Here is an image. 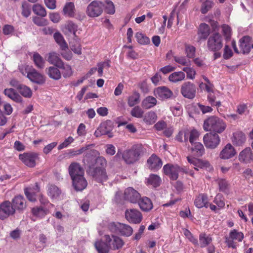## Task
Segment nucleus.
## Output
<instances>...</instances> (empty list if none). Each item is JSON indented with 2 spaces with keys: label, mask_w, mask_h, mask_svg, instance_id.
I'll list each match as a JSON object with an SVG mask.
<instances>
[{
  "label": "nucleus",
  "mask_w": 253,
  "mask_h": 253,
  "mask_svg": "<svg viewBox=\"0 0 253 253\" xmlns=\"http://www.w3.org/2000/svg\"><path fill=\"white\" fill-rule=\"evenodd\" d=\"M83 161L89 165L87 172L95 180L102 182L107 180L108 176L105 167L107 161L105 158L100 156V153L95 150H90L86 153Z\"/></svg>",
  "instance_id": "nucleus-1"
},
{
  "label": "nucleus",
  "mask_w": 253,
  "mask_h": 253,
  "mask_svg": "<svg viewBox=\"0 0 253 253\" xmlns=\"http://www.w3.org/2000/svg\"><path fill=\"white\" fill-rule=\"evenodd\" d=\"M226 122L222 119L212 116L206 119L203 124V129L217 134L222 133L226 128Z\"/></svg>",
  "instance_id": "nucleus-2"
},
{
  "label": "nucleus",
  "mask_w": 253,
  "mask_h": 253,
  "mask_svg": "<svg viewBox=\"0 0 253 253\" xmlns=\"http://www.w3.org/2000/svg\"><path fill=\"white\" fill-rule=\"evenodd\" d=\"M142 153V146L140 145H133L130 149L125 150L123 152L118 150L116 157H122L123 160L127 164H131L137 161Z\"/></svg>",
  "instance_id": "nucleus-3"
},
{
  "label": "nucleus",
  "mask_w": 253,
  "mask_h": 253,
  "mask_svg": "<svg viewBox=\"0 0 253 253\" xmlns=\"http://www.w3.org/2000/svg\"><path fill=\"white\" fill-rule=\"evenodd\" d=\"M244 238V233L238 230L234 229L231 230L228 235L225 237V243L229 248L236 249L238 243L241 242Z\"/></svg>",
  "instance_id": "nucleus-4"
},
{
  "label": "nucleus",
  "mask_w": 253,
  "mask_h": 253,
  "mask_svg": "<svg viewBox=\"0 0 253 253\" xmlns=\"http://www.w3.org/2000/svg\"><path fill=\"white\" fill-rule=\"evenodd\" d=\"M222 41V37L220 34L213 33L208 39L207 42L208 49L214 52L219 50L223 46Z\"/></svg>",
  "instance_id": "nucleus-5"
},
{
  "label": "nucleus",
  "mask_w": 253,
  "mask_h": 253,
  "mask_svg": "<svg viewBox=\"0 0 253 253\" xmlns=\"http://www.w3.org/2000/svg\"><path fill=\"white\" fill-rule=\"evenodd\" d=\"M221 142L219 135L216 133L210 132L203 137V142L208 149H214L217 148Z\"/></svg>",
  "instance_id": "nucleus-6"
},
{
  "label": "nucleus",
  "mask_w": 253,
  "mask_h": 253,
  "mask_svg": "<svg viewBox=\"0 0 253 253\" xmlns=\"http://www.w3.org/2000/svg\"><path fill=\"white\" fill-rule=\"evenodd\" d=\"M104 8V5L102 2L94 0L87 6L86 13L89 17H97L102 14Z\"/></svg>",
  "instance_id": "nucleus-7"
},
{
  "label": "nucleus",
  "mask_w": 253,
  "mask_h": 253,
  "mask_svg": "<svg viewBox=\"0 0 253 253\" xmlns=\"http://www.w3.org/2000/svg\"><path fill=\"white\" fill-rule=\"evenodd\" d=\"M25 71L21 69L20 71L23 75L27 74L26 77L33 83L39 84H42L45 83V79L44 76L38 72L35 69L28 70V67L25 68Z\"/></svg>",
  "instance_id": "nucleus-8"
},
{
  "label": "nucleus",
  "mask_w": 253,
  "mask_h": 253,
  "mask_svg": "<svg viewBox=\"0 0 253 253\" xmlns=\"http://www.w3.org/2000/svg\"><path fill=\"white\" fill-rule=\"evenodd\" d=\"M109 229L112 232L127 237L130 236L133 232L132 228L129 225L119 222L111 223L109 225Z\"/></svg>",
  "instance_id": "nucleus-9"
},
{
  "label": "nucleus",
  "mask_w": 253,
  "mask_h": 253,
  "mask_svg": "<svg viewBox=\"0 0 253 253\" xmlns=\"http://www.w3.org/2000/svg\"><path fill=\"white\" fill-rule=\"evenodd\" d=\"M164 173L172 180H176L179 172L184 171V168H181L177 165L167 164L163 167Z\"/></svg>",
  "instance_id": "nucleus-10"
},
{
  "label": "nucleus",
  "mask_w": 253,
  "mask_h": 253,
  "mask_svg": "<svg viewBox=\"0 0 253 253\" xmlns=\"http://www.w3.org/2000/svg\"><path fill=\"white\" fill-rule=\"evenodd\" d=\"M105 241L109 244L110 249L118 250L121 249L125 244L123 240L120 237L112 235H105Z\"/></svg>",
  "instance_id": "nucleus-11"
},
{
  "label": "nucleus",
  "mask_w": 253,
  "mask_h": 253,
  "mask_svg": "<svg viewBox=\"0 0 253 253\" xmlns=\"http://www.w3.org/2000/svg\"><path fill=\"white\" fill-rule=\"evenodd\" d=\"M125 217L130 223L138 224L142 220L143 216L141 212L137 209H127L125 211Z\"/></svg>",
  "instance_id": "nucleus-12"
},
{
  "label": "nucleus",
  "mask_w": 253,
  "mask_h": 253,
  "mask_svg": "<svg viewBox=\"0 0 253 253\" xmlns=\"http://www.w3.org/2000/svg\"><path fill=\"white\" fill-rule=\"evenodd\" d=\"M113 127L110 121H106L102 123L97 129L95 131L94 135L98 137L103 135H107L109 137H112L111 133Z\"/></svg>",
  "instance_id": "nucleus-13"
},
{
  "label": "nucleus",
  "mask_w": 253,
  "mask_h": 253,
  "mask_svg": "<svg viewBox=\"0 0 253 253\" xmlns=\"http://www.w3.org/2000/svg\"><path fill=\"white\" fill-rule=\"evenodd\" d=\"M19 158L26 166L33 168L36 165L38 154L34 152L24 153L19 155Z\"/></svg>",
  "instance_id": "nucleus-14"
},
{
  "label": "nucleus",
  "mask_w": 253,
  "mask_h": 253,
  "mask_svg": "<svg viewBox=\"0 0 253 253\" xmlns=\"http://www.w3.org/2000/svg\"><path fill=\"white\" fill-rule=\"evenodd\" d=\"M181 93L184 97L193 99L196 94L195 85L189 82L184 83L181 86Z\"/></svg>",
  "instance_id": "nucleus-15"
},
{
  "label": "nucleus",
  "mask_w": 253,
  "mask_h": 253,
  "mask_svg": "<svg viewBox=\"0 0 253 253\" xmlns=\"http://www.w3.org/2000/svg\"><path fill=\"white\" fill-rule=\"evenodd\" d=\"M15 210L10 202L6 201L0 205V218L4 219L15 212Z\"/></svg>",
  "instance_id": "nucleus-16"
},
{
  "label": "nucleus",
  "mask_w": 253,
  "mask_h": 253,
  "mask_svg": "<svg viewBox=\"0 0 253 253\" xmlns=\"http://www.w3.org/2000/svg\"><path fill=\"white\" fill-rule=\"evenodd\" d=\"M236 151L230 144H227L219 153V158L222 160H228L234 157L236 155Z\"/></svg>",
  "instance_id": "nucleus-17"
},
{
  "label": "nucleus",
  "mask_w": 253,
  "mask_h": 253,
  "mask_svg": "<svg viewBox=\"0 0 253 253\" xmlns=\"http://www.w3.org/2000/svg\"><path fill=\"white\" fill-rule=\"evenodd\" d=\"M187 160L189 163L194 166V169L196 170H198L199 169H207L210 166L209 162L207 161L190 156H187Z\"/></svg>",
  "instance_id": "nucleus-18"
},
{
  "label": "nucleus",
  "mask_w": 253,
  "mask_h": 253,
  "mask_svg": "<svg viewBox=\"0 0 253 253\" xmlns=\"http://www.w3.org/2000/svg\"><path fill=\"white\" fill-rule=\"evenodd\" d=\"M154 95L158 98L164 100L169 98L173 95L171 90L166 86H160L154 90Z\"/></svg>",
  "instance_id": "nucleus-19"
},
{
  "label": "nucleus",
  "mask_w": 253,
  "mask_h": 253,
  "mask_svg": "<svg viewBox=\"0 0 253 253\" xmlns=\"http://www.w3.org/2000/svg\"><path fill=\"white\" fill-rule=\"evenodd\" d=\"M124 198L132 203H136L140 198V194L132 187H128L124 191Z\"/></svg>",
  "instance_id": "nucleus-20"
},
{
  "label": "nucleus",
  "mask_w": 253,
  "mask_h": 253,
  "mask_svg": "<svg viewBox=\"0 0 253 253\" xmlns=\"http://www.w3.org/2000/svg\"><path fill=\"white\" fill-rule=\"evenodd\" d=\"M68 171L71 178L83 175L84 174V169L79 163L76 162L70 164L68 168Z\"/></svg>",
  "instance_id": "nucleus-21"
},
{
  "label": "nucleus",
  "mask_w": 253,
  "mask_h": 253,
  "mask_svg": "<svg viewBox=\"0 0 253 253\" xmlns=\"http://www.w3.org/2000/svg\"><path fill=\"white\" fill-rule=\"evenodd\" d=\"M239 160L243 163L247 164L253 161V153L250 147H247L240 152Z\"/></svg>",
  "instance_id": "nucleus-22"
},
{
  "label": "nucleus",
  "mask_w": 253,
  "mask_h": 253,
  "mask_svg": "<svg viewBox=\"0 0 253 253\" xmlns=\"http://www.w3.org/2000/svg\"><path fill=\"white\" fill-rule=\"evenodd\" d=\"M72 185L76 191H82L84 189L87 185V182L85 178L84 175L77 176L71 178Z\"/></svg>",
  "instance_id": "nucleus-23"
},
{
  "label": "nucleus",
  "mask_w": 253,
  "mask_h": 253,
  "mask_svg": "<svg viewBox=\"0 0 253 253\" xmlns=\"http://www.w3.org/2000/svg\"><path fill=\"white\" fill-rule=\"evenodd\" d=\"M240 47L244 54L250 52L251 48H253V42L249 36H244L240 40Z\"/></svg>",
  "instance_id": "nucleus-24"
},
{
  "label": "nucleus",
  "mask_w": 253,
  "mask_h": 253,
  "mask_svg": "<svg viewBox=\"0 0 253 253\" xmlns=\"http://www.w3.org/2000/svg\"><path fill=\"white\" fill-rule=\"evenodd\" d=\"M40 192V187L37 183L33 186H29L25 189V194L27 199L31 202L36 200V194Z\"/></svg>",
  "instance_id": "nucleus-25"
},
{
  "label": "nucleus",
  "mask_w": 253,
  "mask_h": 253,
  "mask_svg": "<svg viewBox=\"0 0 253 253\" xmlns=\"http://www.w3.org/2000/svg\"><path fill=\"white\" fill-rule=\"evenodd\" d=\"M149 168L153 170H156L160 169L162 166L161 160L156 155H152L147 160Z\"/></svg>",
  "instance_id": "nucleus-26"
},
{
  "label": "nucleus",
  "mask_w": 253,
  "mask_h": 253,
  "mask_svg": "<svg viewBox=\"0 0 253 253\" xmlns=\"http://www.w3.org/2000/svg\"><path fill=\"white\" fill-rule=\"evenodd\" d=\"M137 202L143 211H149L153 209V205L151 200L146 197L140 198Z\"/></svg>",
  "instance_id": "nucleus-27"
},
{
  "label": "nucleus",
  "mask_w": 253,
  "mask_h": 253,
  "mask_svg": "<svg viewBox=\"0 0 253 253\" xmlns=\"http://www.w3.org/2000/svg\"><path fill=\"white\" fill-rule=\"evenodd\" d=\"M194 204L198 208H207L209 207L208 196L205 194H199L195 199Z\"/></svg>",
  "instance_id": "nucleus-28"
},
{
  "label": "nucleus",
  "mask_w": 253,
  "mask_h": 253,
  "mask_svg": "<svg viewBox=\"0 0 253 253\" xmlns=\"http://www.w3.org/2000/svg\"><path fill=\"white\" fill-rule=\"evenodd\" d=\"M65 34H73L75 38L77 37L76 32L78 31V26L72 21H68L62 28Z\"/></svg>",
  "instance_id": "nucleus-29"
},
{
  "label": "nucleus",
  "mask_w": 253,
  "mask_h": 253,
  "mask_svg": "<svg viewBox=\"0 0 253 253\" xmlns=\"http://www.w3.org/2000/svg\"><path fill=\"white\" fill-rule=\"evenodd\" d=\"M246 138L244 133L241 131H237L233 133L232 141L236 146H241L246 141Z\"/></svg>",
  "instance_id": "nucleus-30"
},
{
  "label": "nucleus",
  "mask_w": 253,
  "mask_h": 253,
  "mask_svg": "<svg viewBox=\"0 0 253 253\" xmlns=\"http://www.w3.org/2000/svg\"><path fill=\"white\" fill-rule=\"evenodd\" d=\"M47 61L57 67L61 66L63 62L59 57V55L55 52H51L48 54Z\"/></svg>",
  "instance_id": "nucleus-31"
},
{
  "label": "nucleus",
  "mask_w": 253,
  "mask_h": 253,
  "mask_svg": "<svg viewBox=\"0 0 253 253\" xmlns=\"http://www.w3.org/2000/svg\"><path fill=\"white\" fill-rule=\"evenodd\" d=\"M210 28L208 25L205 23L200 24L198 31V38L200 40H205L209 36Z\"/></svg>",
  "instance_id": "nucleus-32"
},
{
  "label": "nucleus",
  "mask_w": 253,
  "mask_h": 253,
  "mask_svg": "<svg viewBox=\"0 0 253 253\" xmlns=\"http://www.w3.org/2000/svg\"><path fill=\"white\" fill-rule=\"evenodd\" d=\"M49 209L44 208L42 206L36 207L33 208L32 210L33 215L40 218L44 217L49 213Z\"/></svg>",
  "instance_id": "nucleus-33"
},
{
  "label": "nucleus",
  "mask_w": 253,
  "mask_h": 253,
  "mask_svg": "<svg viewBox=\"0 0 253 253\" xmlns=\"http://www.w3.org/2000/svg\"><path fill=\"white\" fill-rule=\"evenodd\" d=\"M53 38L56 43L60 46L62 50L68 49V44L60 33L59 32H55L53 35Z\"/></svg>",
  "instance_id": "nucleus-34"
},
{
  "label": "nucleus",
  "mask_w": 253,
  "mask_h": 253,
  "mask_svg": "<svg viewBox=\"0 0 253 253\" xmlns=\"http://www.w3.org/2000/svg\"><path fill=\"white\" fill-rule=\"evenodd\" d=\"M146 180L147 185H150L154 187L159 186L162 182L161 177L154 174H150Z\"/></svg>",
  "instance_id": "nucleus-35"
},
{
  "label": "nucleus",
  "mask_w": 253,
  "mask_h": 253,
  "mask_svg": "<svg viewBox=\"0 0 253 253\" xmlns=\"http://www.w3.org/2000/svg\"><path fill=\"white\" fill-rule=\"evenodd\" d=\"M13 206L18 210H23L26 207L25 199L22 196H15L12 200Z\"/></svg>",
  "instance_id": "nucleus-36"
},
{
  "label": "nucleus",
  "mask_w": 253,
  "mask_h": 253,
  "mask_svg": "<svg viewBox=\"0 0 253 253\" xmlns=\"http://www.w3.org/2000/svg\"><path fill=\"white\" fill-rule=\"evenodd\" d=\"M185 74L182 71L174 72L169 75V80L172 83H176L181 82L185 79Z\"/></svg>",
  "instance_id": "nucleus-37"
},
{
  "label": "nucleus",
  "mask_w": 253,
  "mask_h": 253,
  "mask_svg": "<svg viewBox=\"0 0 253 253\" xmlns=\"http://www.w3.org/2000/svg\"><path fill=\"white\" fill-rule=\"evenodd\" d=\"M4 93L15 102H21L22 101V98L21 96L13 88L5 89L4 91Z\"/></svg>",
  "instance_id": "nucleus-38"
},
{
  "label": "nucleus",
  "mask_w": 253,
  "mask_h": 253,
  "mask_svg": "<svg viewBox=\"0 0 253 253\" xmlns=\"http://www.w3.org/2000/svg\"><path fill=\"white\" fill-rule=\"evenodd\" d=\"M191 150L198 157H201L205 153V148L203 145L198 142H195L192 145Z\"/></svg>",
  "instance_id": "nucleus-39"
},
{
  "label": "nucleus",
  "mask_w": 253,
  "mask_h": 253,
  "mask_svg": "<svg viewBox=\"0 0 253 253\" xmlns=\"http://www.w3.org/2000/svg\"><path fill=\"white\" fill-rule=\"evenodd\" d=\"M95 247L98 253H108L110 248L109 244L101 240L97 241L94 244Z\"/></svg>",
  "instance_id": "nucleus-40"
},
{
  "label": "nucleus",
  "mask_w": 253,
  "mask_h": 253,
  "mask_svg": "<svg viewBox=\"0 0 253 253\" xmlns=\"http://www.w3.org/2000/svg\"><path fill=\"white\" fill-rule=\"evenodd\" d=\"M46 72L50 78L55 80H58L61 77V72L56 67H49L46 69Z\"/></svg>",
  "instance_id": "nucleus-41"
},
{
  "label": "nucleus",
  "mask_w": 253,
  "mask_h": 253,
  "mask_svg": "<svg viewBox=\"0 0 253 253\" xmlns=\"http://www.w3.org/2000/svg\"><path fill=\"white\" fill-rule=\"evenodd\" d=\"M61 193L60 189L54 185H49L48 188V195L52 199H57Z\"/></svg>",
  "instance_id": "nucleus-42"
},
{
  "label": "nucleus",
  "mask_w": 253,
  "mask_h": 253,
  "mask_svg": "<svg viewBox=\"0 0 253 253\" xmlns=\"http://www.w3.org/2000/svg\"><path fill=\"white\" fill-rule=\"evenodd\" d=\"M157 99L152 96L146 97L142 102V106L145 109H150L157 104Z\"/></svg>",
  "instance_id": "nucleus-43"
},
{
  "label": "nucleus",
  "mask_w": 253,
  "mask_h": 253,
  "mask_svg": "<svg viewBox=\"0 0 253 253\" xmlns=\"http://www.w3.org/2000/svg\"><path fill=\"white\" fill-rule=\"evenodd\" d=\"M75 5L72 2H67L63 9V13L68 17H73L75 14Z\"/></svg>",
  "instance_id": "nucleus-44"
},
{
  "label": "nucleus",
  "mask_w": 253,
  "mask_h": 253,
  "mask_svg": "<svg viewBox=\"0 0 253 253\" xmlns=\"http://www.w3.org/2000/svg\"><path fill=\"white\" fill-rule=\"evenodd\" d=\"M212 241V238L210 235L201 233L199 235V245L201 248L208 246Z\"/></svg>",
  "instance_id": "nucleus-45"
},
{
  "label": "nucleus",
  "mask_w": 253,
  "mask_h": 253,
  "mask_svg": "<svg viewBox=\"0 0 253 253\" xmlns=\"http://www.w3.org/2000/svg\"><path fill=\"white\" fill-rule=\"evenodd\" d=\"M157 119V115L153 111H149L146 113L143 117V121L147 125H152Z\"/></svg>",
  "instance_id": "nucleus-46"
},
{
  "label": "nucleus",
  "mask_w": 253,
  "mask_h": 253,
  "mask_svg": "<svg viewBox=\"0 0 253 253\" xmlns=\"http://www.w3.org/2000/svg\"><path fill=\"white\" fill-rule=\"evenodd\" d=\"M33 60L36 66L39 69H42L45 66V60L38 53H34L33 56Z\"/></svg>",
  "instance_id": "nucleus-47"
},
{
  "label": "nucleus",
  "mask_w": 253,
  "mask_h": 253,
  "mask_svg": "<svg viewBox=\"0 0 253 253\" xmlns=\"http://www.w3.org/2000/svg\"><path fill=\"white\" fill-rule=\"evenodd\" d=\"M18 90L19 93L26 98H30L32 95V91L31 88L25 85H18Z\"/></svg>",
  "instance_id": "nucleus-48"
},
{
  "label": "nucleus",
  "mask_w": 253,
  "mask_h": 253,
  "mask_svg": "<svg viewBox=\"0 0 253 253\" xmlns=\"http://www.w3.org/2000/svg\"><path fill=\"white\" fill-rule=\"evenodd\" d=\"M33 12L39 16L44 17L46 15L44 7L40 4H34L32 7Z\"/></svg>",
  "instance_id": "nucleus-49"
},
{
  "label": "nucleus",
  "mask_w": 253,
  "mask_h": 253,
  "mask_svg": "<svg viewBox=\"0 0 253 253\" xmlns=\"http://www.w3.org/2000/svg\"><path fill=\"white\" fill-rule=\"evenodd\" d=\"M176 63L181 65L187 67L191 65V61L186 56H175L173 57Z\"/></svg>",
  "instance_id": "nucleus-50"
},
{
  "label": "nucleus",
  "mask_w": 253,
  "mask_h": 253,
  "mask_svg": "<svg viewBox=\"0 0 253 253\" xmlns=\"http://www.w3.org/2000/svg\"><path fill=\"white\" fill-rule=\"evenodd\" d=\"M200 136L199 132L195 129H193L191 130L188 129V141L189 140L191 145L195 143Z\"/></svg>",
  "instance_id": "nucleus-51"
},
{
  "label": "nucleus",
  "mask_w": 253,
  "mask_h": 253,
  "mask_svg": "<svg viewBox=\"0 0 253 253\" xmlns=\"http://www.w3.org/2000/svg\"><path fill=\"white\" fill-rule=\"evenodd\" d=\"M140 101V94L137 92H134L132 95L129 96L128 98V105L132 107L135 105L138 104Z\"/></svg>",
  "instance_id": "nucleus-52"
},
{
  "label": "nucleus",
  "mask_w": 253,
  "mask_h": 253,
  "mask_svg": "<svg viewBox=\"0 0 253 253\" xmlns=\"http://www.w3.org/2000/svg\"><path fill=\"white\" fill-rule=\"evenodd\" d=\"M184 52L187 58L189 59L194 58L195 56L196 48L193 45L186 44L185 45Z\"/></svg>",
  "instance_id": "nucleus-53"
},
{
  "label": "nucleus",
  "mask_w": 253,
  "mask_h": 253,
  "mask_svg": "<svg viewBox=\"0 0 253 253\" xmlns=\"http://www.w3.org/2000/svg\"><path fill=\"white\" fill-rule=\"evenodd\" d=\"M201 1L202 3L201 11L202 13L205 14L212 8L213 3L210 0H201Z\"/></svg>",
  "instance_id": "nucleus-54"
},
{
  "label": "nucleus",
  "mask_w": 253,
  "mask_h": 253,
  "mask_svg": "<svg viewBox=\"0 0 253 253\" xmlns=\"http://www.w3.org/2000/svg\"><path fill=\"white\" fill-rule=\"evenodd\" d=\"M135 37L137 42L141 44H147L150 42V39L141 32H137Z\"/></svg>",
  "instance_id": "nucleus-55"
},
{
  "label": "nucleus",
  "mask_w": 253,
  "mask_h": 253,
  "mask_svg": "<svg viewBox=\"0 0 253 253\" xmlns=\"http://www.w3.org/2000/svg\"><path fill=\"white\" fill-rule=\"evenodd\" d=\"M58 68L62 70V74L64 78L69 77L73 74L72 69L69 65L64 64L63 62L62 65Z\"/></svg>",
  "instance_id": "nucleus-56"
},
{
  "label": "nucleus",
  "mask_w": 253,
  "mask_h": 253,
  "mask_svg": "<svg viewBox=\"0 0 253 253\" xmlns=\"http://www.w3.org/2000/svg\"><path fill=\"white\" fill-rule=\"evenodd\" d=\"M175 139L179 142H187L188 129H184L180 131L176 135Z\"/></svg>",
  "instance_id": "nucleus-57"
},
{
  "label": "nucleus",
  "mask_w": 253,
  "mask_h": 253,
  "mask_svg": "<svg viewBox=\"0 0 253 253\" xmlns=\"http://www.w3.org/2000/svg\"><path fill=\"white\" fill-rule=\"evenodd\" d=\"M22 14L25 17H29L31 14V5L26 1L22 3Z\"/></svg>",
  "instance_id": "nucleus-58"
},
{
  "label": "nucleus",
  "mask_w": 253,
  "mask_h": 253,
  "mask_svg": "<svg viewBox=\"0 0 253 253\" xmlns=\"http://www.w3.org/2000/svg\"><path fill=\"white\" fill-rule=\"evenodd\" d=\"M183 72L186 73L187 78L189 79L193 80L195 77L196 71L193 68L190 67H184L182 68Z\"/></svg>",
  "instance_id": "nucleus-59"
},
{
  "label": "nucleus",
  "mask_w": 253,
  "mask_h": 253,
  "mask_svg": "<svg viewBox=\"0 0 253 253\" xmlns=\"http://www.w3.org/2000/svg\"><path fill=\"white\" fill-rule=\"evenodd\" d=\"M213 203H215L219 209L223 208L225 206L224 198L221 194H217L215 197Z\"/></svg>",
  "instance_id": "nucleus-60"
},
{
  "label": "nucleus",
  "mask_w": 253,
  "mask_h": 253,
  "mask_svg": "<svg viewBox=\"0 0 253 253\" xmlns=\"http://www.w3.org/2000/svg\"><path fill=\"white\" fill-rule=\"evenodd\" d=\"M183 233L185 237L193 244L196 246L199 245L198 241L192 234V233L187 229H182Z\"/></svg>",
  "instance_id": "nucleus-61"
},
{
  "label": "nucleus",
  "mask_w": 253,
  "mask_h": 253,
  "mask_svg": "<svg viewBox=\"0 0 253 253\" xmlns=\"http://www.w3.org/2000/svg\"><path fill=\"white\" fill-rule=\"evenodd\" d=\"M204 81L206 82L205 84L201 83L200 87H202V85H205L206 91L209 93H213V85L210 82V80L205 76L203 77Z\"/></svg>",
  "instance_id": "nucleus-62"
},
{
  "label": "nucleus",
  "mask_w": 253,
  "mask_h": 253,
  "mask_svg": "<svg viewBox=\"0 0 253 253\" xmlns=\"http://www.w3.org/2000/svg\"><path fill=\"white\" fill-rule=\"evenodd\" d=\"M130 114L134 117L141 118L143 117L144 111L140 107L135 106L131 110Z\"/></svg>",
  "instance_id": "nucleus-63"
},
{
  "label": "nucleus",
  "mask_w": 253,
  "mask_h": 253,
  "mask_svg": "<svg viewBox=\"0 0 253 253\" xmlns=\"http://www.w3.org/2000/svg\"><path fill=\"white\" fill-rule=\"evenodd\" d=\"M106 12L108 14H114L115 13V7L113 3L109 0H107L104 4Z\"/></svg>",
  "instance_id": "nucleus-64"
}]
</instances>
